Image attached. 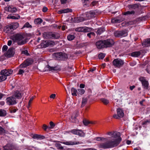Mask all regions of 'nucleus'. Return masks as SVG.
I'll use <instances>...</instances> for the list:
<instances>
[{"label": "nucleus", "instance_id": "obj_62", "mask_svg": "<svg viewBox=\"0 0 150 150\" xmlns=\"http://www.w3.org/2000/svg\"><path fill=\"white\" fill-rule=\"evenodd\" d=\"M88 93L89 94V95L87 97V98H89L91 96V95L90 94L92 93V91L90 89H88Z\"/></svg>", "mask_w": 150, "mask_h": 150}, {"label": "nucleus", "instance_id": "obj_9", "mask_svg": "<svg viewBox=\"0 0 150 150\" xmlns=\"http://www.w3.org/2000/svg\"><path fill=\"white\" fill-rule=\"evenodd\" d=\"M6 104L10 106L13 105L17 103L16 98L12 96L6 98Z\"/></svg>", "mask_w": 150, "mask_h": 150}, {"label": "nucleus", "instance_id": "obj_13", "mask_svg": "<svg viewBox=\"0 0 150 150\" xmlns=\"http://www.w3.org/2000/svg\"><path fill=\"white\" fill-rule=\"evenodd\" d=\"M13 71L11 69H4L1 71L0 74L7 78V76H9L12 73Z\"/></svg>", "mask_w": 150, "mask_h": 150}, {"label": "nucleus", "instance_id": "obj_23", "mask_svg": "<svg viewBox=\"0 0 150 150\" xmlns=\"http://www.w3.org/2000/svg\"><path fill=\"white\" fill-rule=\"evenodd\" d=\"M72 12L71 9L67 8L65 9H62L59 11H58V13L60 14L63 13H66L69 12Z\"/></svg>", "mask_w": 150, "mask_h": 150}, {"label": "nucleus", "instance_id": "obj_6", "mask_svg": "<svg viewBox=\"0 0 150 150\" xmlns=\"http://www.w3.org/2000/svg\"><path fill=\"white\" fill-rule=\"evenodd\" d=\"M112 64L115 68H120L124 65V61L119 59H115L112 61Z\"/></svg>", "mask_w": 150, "mask_h": 150}, {"label": "nucleus", "instance_id": "obj_59", "mask_svg": "<svg viewBox=\"0 0 150 150\" xmlns=\"http://www.w3.org/2000/svg\"><path fill=\"white\" fill-rule=\"evenodd\" d=\"M123 19H116L115 20V22L116 23H120L123 21Z\"/></svg>", "mask_w": 150, "mask_h": 150}, {"label": "nucleus", "instance_id": "obj_27", "mask_svg": "<svg viewBox=\"0 0 150 150\" xmlns=\"http://www.w3.org/2000/svg\"><path fill=\"white\" fill-rule=\"evenodd\" d=\"M105 31V29L104 28L101 27L98 29L96 32L97 35H100L103 33Z\"/></svg>", "mask_w": 150, "mask_h": 150}, {"label": "nucleus", "instance_id": "obj_35", "mask_svg": "<svg viewBox=\"0 0 150 150\" xmlns=\"http://www.w3.org/2000/svg\"><path fill=\"white\" fill-rule=\"evenodd\" d=\"M42 21V19L38 18L37 19H36L34 20V23L35 24H40L41 23Z\"/></svg>", "mask_w": 150, "mask_h": 150}, {"label": "nucleus", "instance_id": "obj_44", "mask_svg": "<svg viewBox=\"0 0 150 150\" xmlns=\"http://www.w3.org/2000/svg\"><path fill=\"white\" fill-rule=\"evenodd\" d=\"M23 28H32V26L31 25H30L29 23L28 22H27L23 26Z\"/></svg>", "mask_w": 150, "mask_h": 150}, {"label": "nucleus", "instance_id": "obj_46", "mask_svg": "<svg viewBox=\"0 0 150 150\" xmlns=\"http://www.w3.org/2000/svg\"><path fill=\"white\" fill-rule=\"evenodd\" d=\"M105 56V54L102 53L99 54L98 55V58L99 59H103Z\"/></svg>", "mask_w": 150, "mask_h": 150}, {"label": "nucleus", "instance_id": "obj_32", "mask_svg": "<svg viewBox=\"0 0 150 150\" xmlns=\"http://www.w3.org/2000/svg\"><path fill=\"white\" fill-rule=\"evenodd\" d=\"M87 98H87H83L82 102V105L81 106V108L83 107L87 103L88 101Z\"/></svg>", "mask_w": 150, "mask_h": 150}, {"label": "nucleus", "instance_id": "obj_45", "mask_svg": "<svg viewBox=\"0 0 150 150\" xmlns=\"http://www.w3.org/2000/svg\"><path fill=\"white\" fill-rule=\"evenodd\" d=\"M6 78L3 75L1 74H0V82H2L5 81L6 79Z\"/></svg>", "mask_w": 150, "mask_h": 150}, {"label": "nucleus", "instance_id": "obj_57", "mask_svg": "<svg viewBox=\"0 0 150 150\" xmlns=\"http://www.w3.org/2000/svg\"><path fill=\"white\" fill-rule=\"evenodd\" d=\"M82 2L83 3L84 5H87L88 2V0H81Z\"/></svg>", "mask_w": 150, "mask_h": 150}, {"label": "nucleus", "instance_id": "obj_42", "mask_svg": "<svg viewBox=\"0 0 150 150\" xmlns=\"http://www.w3.org/2000/svg\"><path fill=\"white\" fill-rule=\"evenodd\" d=\"M70 120L71 122L73 123H76L77 121L76 117H74L73 115L71 116Z\"/></svg>", "mask_w": 150, "mask_h": 150}, {"label": "nucleus", "instance_id": "obj_31", "mask_svg": "<svg viewBox=\"0 0 150 150\" xmlns=\"http://www.w3.org/2000/svg\"><path fill=\"white\" fill-rule=\"evenodd\" d=\"M6 115V111L3 109L0 110V117H4Z\"/></svg>", "mask_w": 150, "mask_h": 150}, {"label": "nucleus", "instance_id": "obj_41", "mask_svg": "<svg viewBox=\"0 0 150 150\" xmlns=\"http://www.w3.org/2000/svg\"><path fill=\"white\" fill-rule=\"evenodd\" d=\"M6 133V130L2 127L0 126V135Z\"/></svg>", "mask_w": 150, "mask_h": 150}, {"label": "nucleus", "instance_id": "obj_39", "mask_svg": "<svg viewBox=\"0 0 150 150\" xmlns=\"http://www.w3.org/2000/svg\"><path fill=\"white\" fill-rule=\"evenodd\" d=\"M88 14L92 18L95 17L96 15V13L95 12L92 11H91L89 12Z\"/></svg>", "mask_w": 150, "mask_h": 150}, {"label": "nucleus", "instance_id": "obj_43", "mask_svg": "<svg viewBox=\"0 0 150 150\" xmlns=\"http://www.w3.org/2000/svg\"><path fill=\"white\" fill-rule=\"evenodd\" d=\"M95 34L93 32H90L87 34V36L89 38H91L92 36L94 37L95 36Z\"/></svg>", "mask_w": 150, "mask_h": 150}, {"label": "nucleus", "instance_id": "obj_56", "mask_svg": "<svg viewBox=\"0 0 150 150\" xmlns=\"http://www.w3.org/2000/svg\"><path fill=\"white\" fill-rule=\"evenodd\" d=\"M24 72V71L23 70L20 69L18 72V75H23V74Z\"/></svg>", "mask_w": 150, "mask_h": 150}, {"label": "nucleus", "instance_id": "obj_18", "mask_svg": "<svg viewBox=\"0 0 150 150\" xmlns=\"http://www.w3.org/2000/svg\"><path fill=\"white\" fill-rule=\"evenodd\" d=\"M5 10L7 11L10 12L11 13L16 12L17 10V9L16 7H14L12 6H10L8 8H6Z\"/></svg>", "mask_w": 150, "mask_h": 150}, {"label": "nucleus", "instance_id": "obj_52", "mask_svg": "<svg viewBox=\"0 0 150 150\" xmlns=\"http://www.w3.org/2000/svg\"><path fill=\"white\" fill-rule=\"evenodd\" d=\"M83 27L78 28H76L75 30L78 32H83Z\"/></svg>", "mask_w": 150, "mask_h": 150}, {"label": "nucleus", "instance_id": "obj_25", "mask_svg": "<svg viewBox=\"0 0 150 150\" xmlns=\"http://www.w3.org/2000/svg\"><path fill=\"white\" fill-rule=\"evenodd\" d=\"M135 11L134 10H132L131 11H127L122 13L123 15L127 16L128 15H134L135 14Z\"/></svg>", "mask_w": 150, "mask_h": 150}, {"label": "nucleus", "instance_id": "obj_4", "mask_svg": "<svg viewBox=\"0 0 150 150\" xmlns=\"http://www.w3.org/2000/svg\"><path fill=\"white\" fill-rule=\"evenodd\" d=\"M55 58L56 60H65L67 59V54L62 52H56L54 54Z\"/></svg>", "mask_w": 150, "mask_h": 150}, {"label": "nucleus", "instance_id": "obj_49", "mask_svg": "<svg viewBox=\"0 0 150 150\" xmlns=\"http://www.w3.org/2000/svg\"><path fill=\"white\" fill-rule=\"evenodd\" d=\"M79 129H73L71 130V132L72 134L77 135L78 134V132H79Z\"/></svg>", "mask_w": 150, "mask_h": 150}, {"label": "nucleus", "instance_id": "obj_7", "mask_svg": "<svg viewBox=\"0 0 150 150\" xmlns=\"http://www.w3.org/2000/svg\"><path fill=\"white\" fill-rule=\"evenodd\" d=\"M114 34L116 38L125 37L128 35L127 30H126L121 31H116L114 32Z\"/></svg>", "mask_w": 150, "mask_h": 150}, {"label": "nucleus", "instance_id": "obj_47", "mask_svg": "<svg viewBox=\"0 0 150 150\" xmlns=\"http://www.w3.org/2000/svg\"><path fill=\"white\" fill-rule=\"evenodd\" d=\"M42 129L45 131H47V129H50V127H49L48 126L45 124H43L42 125Z\"/></svg>", "mask_w": 150, "mask_h": 150}, {"label": "nucleus", "instance_id": "obj_34", "mask_svg": "<svg viewBox=\"0 0 150 150\" xmlns=\"http://www.w3.org/2000/svg\"><path fill=\"white\" fill-rule=\"evenodd\" d=\"M75 37L74 35L69 34L67 36V38L68 40L70 41L74 39Z\"/></svg>", "mask_w": 150, "mask_h": 150}, {"label": "nucleus", "instance_id": "obj_37", "mask_svg": "<svg viewBox=\"0 0 150 150\" xmlns=\"http://www.w3.org/2000/svg\"><path fill=\"white\" fill-rule=\"evenodd\" d=\"M20 18V16H18L17 17L14 16H12L11 15H9L7 17V18L12 19H18Z\"/></svg>", "mask_w": 150, "mask_h": 150}, {"label": "nucleus", "instance_id": "obj_58", "mask_svg": "<svg viewBox=\"0 0 150 150\" xmlns=\"http://www.w3.org/2000/svg\"><path fill=\"white\" fill-rule=\"evenodd\" d=\"M38 139L42 140L46 138V137L43 135L39 134Z\"/></svg>", "mask_w": 150, "mask_h": 150}, {"label": "nucleus", "instance_id": "obj_36", "mask_svg": "<svg viewBox=\"0 0 150 150\" xmlns=\"http://www.w3.org/2000/svg\"><path fill=\"white\" fill-rule=\"evenodd\" d=\"M9 25L5 26L4 29V31L6 33H8L10 31H11V30L9 29Z\"/></svg>", "mask_w": 150, "mask_h": 150}, {"label": "nucleus", "instance_id": "obj_1", "mask_svg": "<svg viewBox=\"0 0 150 150\" xmlns=\"http://www.w3.org/2000/svg\"><path fill=\"white\" fill-rule=\"evenodd\" d=\"M120 133L119 132L114 131L109 132L107 133V134L111 136L113 138H118L108 140L106 142L100 143L98 145L100 148L104 149L113 148L117 146L122 141V138L120 137Z\"/></svg>", "mask_w": 150, "mask_h": 150}, {"label": "nucleus", "instance_id": "obj_26", "mask_svg": "<svg viewBox=\"0 0 150 150\" xmlns=\"http://www.w3.org/2000/svg\"><path fill=\"white\" fill-rule=\"evenodd\" d=\"M12 148V144H7L5 146H3V148L4 150H11Z\"/></svg>", "mask_w": 150, "mask_h": 150}, {"label": "nucleus", "instance_id": "obj_24", "mask_svg": "<svg viewBox=\"0 0 150 150\" xmlns=\"http://www.w3.org/2000/svg\"><path fill=\"white\" fill-rule=\"evenodd\" d=\"M141 54L140 51H135L133 52L130 54V56L134 57H138Z\"/></svg>", "mask_w": 150, "mask_h": 150}, {"label": "nucleus", "instance_id": "obj_20", "mask_svg": "<svg viewBox=\"0 0 150 150\" xmlns=\"http://www.w3.org/2000/svg\"><path fill=\"white\" fill-rule=\"evenodd\" d=\"M62 143L64 144L70 145L77 144H79V142L76 141H69V142H63Z\"/></svg>", "mask_w": 150, "mask_h": 150}, {"label": "nucleus", "instance_id": "obj_51", "mask_svg": "<svg viewBox=\"0 0 150 150\" xmlns=\"http://www.w3.org/2000/svg\"><path fill=\"white\" fill-rule=\"evenodd\" d=\"M18 110V109H16L13 108H10L9 109L10 112L11 113H15L17 111V110Z\"/></svg>", "mask_w": 150, "mask_h": 150}, {"label": "nucleus", "instance_id": "obj_29", "mask_svg": "<svg viewBox=\"0 0 150 150\" xmlns=\"http://www.w3.org/2000/svg\"><path fill=\"white\" fill-rule=\"evenodd\" d=\"M77 135L81 137H84L85 136V133H84L82 130L79 129Z\"/></svg>", "mask_w": 150, "mask_h": 150}, {"label": "nucleus", "instance_id": "obj_17", "mask_svg": "<svg viewBox=\"0 0 150 150\" xmlns=\"http://www.w3.org/2000/svg\"><path fill=\"white\" fill-rule=\"evenodd\" d=\"M142 45L145 47L150 46V38L144 40L142 42Z\"/></svg>", "mask_w": 150, "mask_h": 150}, {"label": "nucleus", "instance_id": "obj_21", "mask_svg": "<svg viewBox=\"0 0 150 150\" xmlns=\"http://www.w3.org/2000/svg\"><path fill=\"white\" fill-rule=\"evenodd\" d=\"M10 27L9 29L11 30V31L16 29L19 26V24L17 23H12L9 25Z\"/></svg>", "mask_w": 150, "mask_h": 150}, {"label": "nucleus", "instance_id": "obj_16", "mask_svg": "<svg viewBox=\"0 0 150 150\" xmlns=\"http://www.w3.org/2000/svg\"><path fill=\"white\" fill-rule=\"evenodd\" d=\"M60 70V68L57 66L55 67H52L49 66V65H47L46 66V67L45 68V71H57Z\"/></svg>", "mask_w": 150, "mask_h": 150}, {"label": "nucleus", "instance_id": "obj_3", "mask_svg": "<svg viewBox=\"0 0 150 150\" xmlns=\"http://www.w3.org/2000/svg\"><path fill=\"white\" fill-rule=\"evenodd\" d=\"M42 36L44 38L46 39H57L60 37L59 34H55L52 32H47L44 33Z\"/></svg>", "mask_w": 150, "mask_h": 150}, {"label": "nucleus", "instance_id": "obj_38", "mask_svg": "<svg viewBox=\"0 0 150 150\" xmlns=\"http://www.w3.org/2000/svg\"><path fill=\"white\" fill-rule=\"evenodd\" d=\"M83 32L86 33L89 32L91 30V28H89L87 27H83Z\"/></svg>", "mask_w": 150, "mask_h": 150}, {"label": "nucleus", "instance_id": "obj_63", "mask_svg": "<svg viewBox=\"0 0 150 150\" xmlns=\"http://www.w3.org/2000/svg\"><path fill=\"white\" fill-rule=\"evenodd\" d=\"M48 10L47 8L45 6L43 7V8L42 11L43 12H46Z\"/></svg>", "mask_w": 150, "mask_h": 150}, {"label": "nucleus", "instance_id": "obj_30", "mask_svg": "<svg viewBox=\"0 0 150 150\" xmlns=\"http://www.w3.org/2000/svg\"><path fill=\"white\" fill-rule=\"evenodd\" d=\"M100 100L104 105H107L109 103V100L105 98H101Z\"/></svg>", "mask_w": 150, "mask_h": 150}, {"label": "nucleus", "instance_id": "obj_2", "mask_svg": "<svg viewBox=\"0 0 150 150\" xmlns=\"http://www.w3.org/2000/svg\"><path fill=\"white\" fill-rule=\"evenodd\" d=\"M11 39L14 42H16L18 45H22L26 44L28 41V39L24 38L23 35L21 33H18L13 35Z\"/></svg>", "mask_w": 150, "mask_h": 150}, {"label": "nucleus", "instance_id": "obj_15", "mask_svg": "<svg viewBox=\"0 0 150 150\" xmlns=\"http://www.w3.org/2000/svg\"><path fill=\"white\" fill-rule=\"evenodd\" d=\"M96 45L98 49H101L105 48L103 40H101L97 41L96 42Z\"/></svg>", "mask_w": 150, "mask_h": 150}, {"label": "nucleus", "instance_id": "obj_60", "mask_svg": "<svg viewBox=\"0 0 150 150\" xmlns=\"http://www.w3.org/2000/svg\"><path fill=\"white\" fill-rule=\"evenodd\" d=\"M39 134H34L32 137V138L34 139H36L38 140Z\"/></svg>", "mask_w": 150, "mask_h": 150}, {"label": "nucleus", "instance_id": "obj_33", "mask_svg": "<svg viewBox=\"0 0 150 150\" xmlns=\"http://www.w3.org/2000/svg\"><path fill=\"white\" fill-rule=\"evenodd\" d=\"M84 125H87L89 124H94V123L93 122H90L89 121L84 119L83 121Z\"/></svg>", "mask_w": 150, "mask_h": 150}, {"label": "nucleus", "instance_id": "obj_50", "mask_svg": "<svg viewBox=\"0 0 150 150\" xmlns=\"http://www.w3.org/2000/svg\"><path fill=\"white\" fill-rule=\"evenodd\" d=\"M21 53L22 54H24L27 56L30 55V54L28 53V51L27 50H22L21 51Z\"/></svg>", "mask_w": 150, "mask_h": 150}, {"label": "nucleus", "instance_id": "obj_48", "mask_svg": "<svg viewBox=\"0 0 150 150\" xmlns=\"http://www.w3.org/2000/svg\"><path fill=\"white\" fill-rule=\"evenodd\" d=\"M78 94H79L81 95L84 93L85 92V91L83 89H78Z\"/></svg>", "mask_w": 150, "mask_h": 150}, {"label": "nucleus", "instance_id": "obj_61", "mask_svg": "<svg viewBox=\"0 0 150 150\" xmlns=\"http://www.w3.org/2000/svg\"><path fill=\"white\" fill-rule=\"evenodd\" d=\"M96 69V67H93L92 68H90L89 70L88 71V72L89 73L90 72H93Z\"/></svg>", "mask_w": 150, "mask_h": 150}, {"label": "nucleus", "instance_id": "obj_11", "mask_svg": "<svg viewBox=\"0 0 150 150\" xmlns=\"http://www.w3.org/2000/svg\"><path fill=\"white\" fill-rule=\"evenodd\" d=\"M139 80L141 82L143 88L145 89H148L149 85V82L146 80L145 78L144 77L140 76L139 78Z\"/></svg>", "mask_w": 150, "mask_h": 150}, {"label": "nucleus", "instance_id": "obj_55", "mask_svg": "<svg viewBox=\"0 0 150 150\" xmlns=\"http://www.w3.org/2000/svg\"><path fill=\"white\" fill-rule=\"evenodd\" d=\"M105 139V138L100 137H98L96 138V140L98 141H100L101 140H104Z\"/></svg>", "mask_w": 150, "mask_h": 150}, {"label": "nucleus", "instance_id": "obj_40", "mask_svg": "<svg viewBox=\"0 0 150 150\" xmlns=\"http://www.w3.org/2000/svg\"><path fill=\"white\" fill-rule=\"evenodd\" d=\"M85 20V18L82 16L78 17L76 19L78 23L82 22L84 21Z\"/></svg>", "mask_w": 150, "mask_h": 150}, {"label": "nucleus", "instance_id": "obj_5", "mask_svg": "<svg viewBox=\"0 0 150 150\" xmlns=\"http://www.w3.org/2000/svg\"><path fill=\"white\" fill-rule=\"evenodd\" d=\"M33 62V60L31 58H28L25 60L20 64L19 67L21 69L25 68L32 64Z\"/></svg>", "mask_w": 150, "mask_h": 150}, {"label": "nucleus", "instance_id": "obj_53", "mask_svg": "<svg viewBox=\"0 0 150 150\" xmlns=\"http://www.w3.org/2000/svg\"><path fill=\"white\" fill-rule=\"evenodd\" d=\"M8 48V46L6 45H4L2 48V50L3 52H6Z\"/></svg>", "mask_w": 150, "mask_h": 150}, {"label": "nucleus", "instance_id": "obj_19", "mask_svg": "<svg viewBox=\"0 0 150 150\" xmlns=\"http://www.w3.org/2000/svg\"><path fill=\"white\" fill-rule=\"evenodd\" d=\"M129 10H135L138 9L139 8V6L137 4H129L127 6Z\"/></svg>", "mask_w": 150, "mask_h": 150}, {"label": "nucleus", "instance_id": "obj_10", "mask_svg": "<svg viewBox=\"0 0 150 150\" xmlns=\"http://www.w3.org/2000/svg\"><path fill=\"white\" fill-rule=\"evenodd\" d=\"M15 48L13 47L10 48L4 54L5 57L7 58H10L14 56L15 54Z\"/></svg>", "mask_w": 150, "mask_h": 150}, {"label": "nucleus", "instance_id": "obj_64", "mask_svg": "<svg viewBox=\"0 0 150 150\" xmlns=\"http://www.w3.org/2000/svg\"><path fill=\"white\" fill-rule=\"evenodd\" d=\"M34 96H32L31 97V98L30 99L29 101V102H28V104H29V105H31V103H32V101L33 100V99H34Z\"/></svg>", "mask_w": 150, "mask_h": 150}, {"label": "nucleus", "instance_id": "obj_28", "mask_svg": "<svg viewBox=\"0 0 150 150\" xmlns=\"http://www.w3.org/2000/svg\"><path fill=\"white\" fill-rule=\"evenodd\" d=\"M71 94L73 96H77L78 92L76 89L72 88L71 89Z\"/></svg>", "mask_w": 150, "mask_h": 150}, {"label": "nucleus", "instance_id": "obj_14", "mask_svg": "<svg viewBox=\"0 0 150 150\" xmlns=\"http://www.w3.org/2000/svg\"><path fill=\"white\" fill-rule=\"evenodd\" d=\"M12 96L16 99H20L22 97V93L20 91L18 90L14 91Z\"/></svg>", "mask_w": 150, "mask_h": 150}, {"label": "nucleus", "instance_id": "obj_8", "mask_svg": "<svg viewBox=\"0 0 150 150\" xmlns=\"http://www.w3.org/2000/svg\"><path fill=\"white\" fill-rule=\"evenodd\" d=\"M104 45L105 48H108L112 47L114 44L115 42L112 39H108L106 40H103Z\"/></svg>", "mask_w": 150, "mask_h": 150}, {"label": "nucleus", "instance_id": "obj_22", "mask_svg": "<svg viewBox=\"0 0 150 150\" xmlns=\"http://www.w3.org/2000/svg\"><path fill=\"white\" fill-rule=\"evenodd\" d=\"M117 113L119 117L122 118L124 116L123 110L122 109L118 108L117 110Z\"/></svg>", "mask_w": 150, "mask_h": 150}, {"label": "nucleus", "instance_id": "obj_54", "mask_svg": "<svg viewBox=\"0 0 150 150\" xmlns=\"http://www.w3.org/2000/svg\"><path fill=\"white\" fill-rule=\"evenodd\" d=\"M79 111H75L74 113L72 115H73V116H74L75 117H77L78 116V115H79Z\"/></svg>", "mask_w": 150, "mask_h": 150}, {"label": "nucleus", "instance_id": "obj_12", "mask_svg": "<svg viewBox=\"0 0 150 150\" xmlns=\"http://www.w3.org/2000/svg\"><path fill=\"white\" fill-rule=\"evenodd\" d=\"M55 43L52 41H46L45 40H43L41 43V46L43 48H46L49 45H53Z\"/></svg>", "mask_w": 150, "mask_h": 150}]
</instances>
